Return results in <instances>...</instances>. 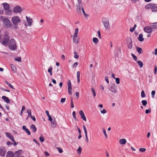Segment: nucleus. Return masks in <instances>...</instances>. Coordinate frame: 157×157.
<instances>
[{
    "label": "nucleus",
    "mask_w": 157,
    "mask_h": 157,
    "mask_svg": "<svg viewBox=\"0 0 157 157\" xmlns=\"http://www.w3.org/2000/svg\"><path fill=\"white\" fill-rule=\"evenodd\" d=\"M6 135L13 142L14 146H16L17 143L15 142L13 136L11 134L9 133L6 132Z\"/></svg>",
    "instance_id": "8"
},
{
    "label": "nucleus",
    "mask_w": 157,
    "mask_h": 157,
    "mask_svg": "<svg viewBox=\"0 0 157 157\" xmlns=\"http://www.w3.org/2000/svg\"><path fill=\"white\" fill-rule=\"evenodd\" d=\"M5 10H7L9 9L10 6L6 2L3 3L2 4Z\"/></svg>",
    "instance_id": "16"
},
{
    "label": "nucleus",
    "mask_w": 157,
    "mask_h": 157,
    "mask_svg": "<svg viewBox=\"0 0 157 157\" xmlns=\"http://www.w3.org/2000/svg\"><path fill=\"white\" fill-rule=\"evenodd\" d=\"M146 149L144 148H140L139 149L140 151L143 152H144L146 151Z\"/></svg>",
    "instance_id": "49"
},
{
    "label": "nucleus",
    "mask_w": 157,
    "mask_h": 157,
    "mask_svg": "<svg viewBox=\"0 0 157 157\" xmlns=\"http://www.w3.org/2000/svg\"><path fill=\"white\" fill-rule=\"evenodd\" d=\"M136 48L137 52L139 54H142L143 53V50L141 48L136 46Z\"/></svg>",
    "instance_id": "24"
},
{
    "label": "nucleus",
    "mask_w": 157,
    "mask_h": 157,
    "mask_svg": "<svg viewBox=\"0 0 157 157\" xmlns=\"http://www.w3.org/2000/svg\"><path fill=\"white\" fill-rule=\"evenodd\" d=\"M2 98L6 102L8 103H10V100L8 97L5 96H3L2 97Z\"/></svg>",
    "instance_id": "20"
},
{
    "label": "nucleus",
    "mask_w": 157,
    "mask_h": 157,
    "mask_svg": "<svg viewBox=\"0 0 157 157\" xmlns=\"http://www.w3.org/2000/svg\"><path fill=\"white\" fill-rule=\"evenodd\" d=\"M68 87H71V84L70 80H69L67 82Z\"/></svg>",
    "instance_id": "43"
},
{
    "label": "nucleus",
    "mask_w": 157,
    "mask_h": 157,
    "mask_svg": "<svg viewBox=\"0 0 157 157\" xmlns=\"http://www.w3.org/2000/svg\"><path fill=\"white\" fill-rule=\"evenodd\" d=\"M78 4L77 5L76 11L78 14H81V8L83 7L82 3V0H78Z\"/></svg>",
    "instance_id": "4"
},
{
    "label": "nucleus",
    "mask_w": 157,
    "mask_h": 157,
    "mask_svg": "<svg viewBox=\"0 0 157 157\" xmlns=\"http://www.w3.org/2000/svg\"><path fill=\"white\" fill-rule=\"evenodd\" d=\"M33 141H34V142H35V143H36L37 144H38L39 146H40V144L39 143H38V142H37V140H36V139H33Z\"/></svg>",
    "instance_id": "56"
},
{
    "label": "nucleus",
    "mask_w": 157,
    "mask_h": 157,
    "mask_svg": "<svg viewBox=\"0 0 157 157\" xmlns=\"http://www.w3.org/2000/svg\"><path fill=\"white\" fill-rule=\"evenodd\" d=\"M102 130H103V133L105 136V138H107L108 136H107V135L106 134V132L105 129L104 128H102Z\"/></svg>",
    "instance_id": "35"
},
{
    "label": "nucleus",
    "mask_w": 157,
    "mask_h": 157,
    "mask_svg": "<svg viewBox=\"0 0 157 157\" xmlns=\"http://www.w3.org/2000/svg\"><path fill=\"white\" fill-rule=\"evenodd\" d=\"M0 19L2 21L3 26L6 28H10L12 24L8 18H4V17L1 16L0 17Z\"/></svg>",
    "instance_id": "1"
},
{
    "label": "nucleus",
    "mask_w": 157,
    "mask_h": 157,
    "mask_svg": "<svg viewBox=\"0 0 157 157\" xmlns=\"http://www.w3.org/2000/svg\"><path fill=\"white\" fill-rule=\"evenodd\" d=\"M74 58H75V59H76L78 58L79 57V56H78L77 55V53L75 51L74 52Z\"/></svg>",
    "instance_id": "33"
},
{
    "label": "nucleus",
    "mask_w": 157,
    "mask_h": 157,
    "mask_svg": "<svg viewBox=\"0 0 157 157\" xmlns=\"http://www.w3.org/2000/svg\"><path fill=\"white\" fill-rule=\"evenodd\" d=\"M22 152V151L21 150H19L16 151L14 153V156L17 157L18 155L21 154Z\"/></svg>",
    "instance_id": "21"
},
{
    "label": "nucleus",
    "mask_w": 157,
    "mask_h": 157,
    "mask_svg": "<svg viewBox=\"0 0 157 157\" xmlns=\"http://www.w3.org/2000/svg\"><path fill=\"white\" fill-rule=\"evenodd\" d=\"M73 42L75 44H77L79 41V39L78 38H73Z\"/></svg>",
    "instance_id": "28"
},
{
    "label": "nucleus",
    "mask_w": 157,
    "mask_h": 157,
    "mask_svg": "<svg viewBox=\"0 0 157 157\" xmlns=\"http://www.w3.org/2000/svg\"><path fill=\"white\" fill-rule=\"evenodd\" d=\"M8 34L9 33L8 32H5V35L4 36V40L2 42V44L5 46L6 45L10 40V37L8 36Z\"/></svg>",
    "instance_id": "5"
},
{
    "label": "nucleus",
    "mask_w": 157,
    "mask_h": 157,
    "mask_svg": "<svg viewBox=\"0 0 157 157\" xmlns=\"http://www.w3.org/2000/svg\"><path fill=\"white\" fill-rule=\"evenodd\" d=\"M5 83L7 84L10 88L13 89H14V88L13 87V86L10 83H9L7 81H5Z\"/></svg>",
    "instance_id": "31"
},
{
    "label": "nucleus",
    "mask_w": 157,
    "mask_h": 157,
    "mask_svg": "<svg viewBox=\"0 0 157 157\" xmlns=\"http://www.w3.org/2000/svg\"><path fill=\"white\" fill-rule=\"evenodd\" d=\"M68 90L70 94H72V87H68Z\"/></svg>",
    "instance_id": "38"
},
{
    "label": "nucleus",
    "mask_w": 157,
    "mask_h": 157,
    "mask_svg": "<svg viewBox=\"0 0 157 157\" xmlns=\"http://www.w3.org/2000/svg\"><path fill=\"white\" fill-rule=\"evenodd\" d=\"M103 25L106 29H109L110 28L109 25V21L108 20H106L103 21Z\"/></svg>",
    "instance_id": "13"
},
{
    "label": "nucleus",
    "mask_w": 157,
    "mask_h": 157,
    "mask_svg": "<svg viewBox=\"0 0 157 157\" xmlns=\"http://www.w3.org/2000/svg\"><path fill=\"white\" fill-rule=\"evenodd\" d=\"M132 41L131 38H129L127 40V44L128 48L131 49L132 47Z\"/></svg>",
    "instance_id": "10"
},
{
    "label": "nucleus",
    "mask_w": 157,
    "mask_h": 157,
    "mask_svg": "<svg viewBox=\"0 0 157 157\" xmlns=\"http://www.w3.org/2000/svg\"><path fill=\"white\" fill-rule=\"evenodd\" d=\"M9 49L12 50L14 51L17 48L16 42L14 39H11L10 40L8 46Z\"/></svg>",
    "instance_id": "2"
},
{
    "label": "nucleus",
    "mask_w": 157,
    "mask_h": 157,
    "mask_svg": "<svg viewBox=\"0 0 157 157\" xmlns=\"http://www.w3.org/2000/svg\"><path fill=\"white\" fill-rule=\"evenodd\" d=\"M26 18L27 19L28 24L27 25H26L25 24V25L26 26H30L32 25V22L33 21L32 19L30 18H29V17H27V16L26 17Z\"/></svg>",
    "instance_id": "15"
},
{
    "label": "nucleus",
    "mask_w": 157,
    "mask_h": 157,
    "mask_svg": "<svg viewBox=\"0 0 157 157\" xmlns=\"http://www.w3.org/2000/svg\"><path fill=\"white\" fill-rule=\"evenodd\" d=\"M152 28L149 26H147L144 28V31L146 33H151L152 31Z\"/></svg>",
    "instance_id": "11"
},
{
    "label": "nucleus",
    "mask_w": 157,
    "mask_h": 157,
    "mask_svg": "<svg viewBox=\"0 0 157 157\" xmlns=\"http://www.w3.org/2000/svg\"><path fill=\"white\" fill-rule=\"evenodd\" d=\"M39 139L41 142H43L44 141V138L43 136H41L40 137Z\"/></svg>",
    "instance_id": "44"
},
{
    "label": "nucleus",
    "mask_w": 157,
    "mask_h": 157,
    "mask_svg": "<svg viewBox=\"0 0 157 157\" xmlns=\"http://www.w3.org/2000/svg\"><path fill=\"white\" fill-rule=\"evenodd\" d=\"M6 144L8 145H10L11 144H13V143L10 141H8L6 143Z\"/></svg>",
    "instance_id": "59"
},
{
    "label": "nucleus",
    "mask_w": 157,
    "mask_h": 157,
    "mask_svg": "<svg viewBox=\"0 0 157 157\" xmlns=\"http://www.w3.org/2000/svg\"><path fill=\"white\" fill-rule=\"evenodd\" d=\"M141 96L142 98H144L146 96V95L144 93V92L143 90H142L141 91Z\"/></svg>",
    "instance_id": "39"
},
{
    "label": "nucleus",
    "mask_w": 157,
    "mask_h": 157,
    "mask_svg": "<svg viewBox=\"0 0 157 157\" xmlns=\"http://www.w3.org/2000/svg\"><path fill=\"white\" fill-rule=\"evenodd\" d=\"M81 10H82V13H83V14H84V15L85 14H86L85 11V10L83 9V7H82L81 8Z\"/></svg>",
    "instance_id": "63"
},
{
    "label": "nucleus",
    "mask_w": 157,
    "mask_h": 157,
    "mask_svg": "<svg viewBox=\"0 0 157 157\" xmlns=\"http://www.w3.org/2000/svg\"><path fill=\"white\" fill-rule=\"evenodd\" d=\"M97 33L98 35V36L99 39H101V32L99 30H98L97 32Z\"/></svg>",
    "instance_id": "47"
},
{
    "label": "nucleus",
    "mask_w": 157,
    "mask_h": 157,
    "mask_svg": "<svg viewBox=\"0 0 157 157\" xmlns=\"http://www.w3.org/2000/svg\"><path fill=\"white\" fill-rule=\"evenodd\" d=\"M12 22L15 25H17L18 23L21 21L19 17L17 16L12 17L11 18Z\"/></svg>",
    "instance_id": "6"
},
{
    "label": "nucleus",
    "mask_w": 157,
    "mask_h": 157,
    "mask_svg": "<svg viewBox=\"0 0 157 157\" xmlns=\"http://www.w3.org/2000/svg\"><path fill=\"white\" fill-rule=\"evenodd\" d=\"M101 113L105 114L107 112V111L105 109H104L102 110L101 111Z\"/></svg>",
    "instance_id": "58"
},
{
    "label": "nucleus",
    "mask_w": 157,
    "mask_h": 157,
    "mask_svg": "<svg viewBox=\"0 0 157 157\" xmlns=\"http://www.w3.org/2000/svg\"><path fill=\"white\" fill-rule=\"evenodd\" d=\"M109 90L114 93H116L117 92V86L115 84H114L112 86H111L110 88L109 89Z\"/></svg>",
    "instance_id": "12"
},
{
    "label": "nucleus",
    "mask_w": 157,
    "mask_h": 157,
    "mask_svg": "<svg viewBox=\"0 0 157 157\" xmlns=\"http://www.w3.org/2000/svg\"><path fill=\"white\" fill-rule=\"evenodd\" d=\"M57 149L60 153H62L63 152V150L60 147H57Z\"/></svg>",
    "instance_id": "48"
},
{
    "label": "nucleus",
    "mask_w": 157,
    "mask_h": 157,
    "mask_svg": "<svg viewBox=\"0 0 157 157\" xmlns=\"http://www.w3.org/2000/svg\"><path fill=\"white\" fill-rule=\"evenodd\" d=\"M105 80L107 82V83H109V81L108 80V78L107 76H105Z\"/></svg>",
    "instance_id": "61"
},
{
    "label": "nucleus",
    "mask_w": 157,
    "mask_h": 157,
    "mask_svg": "<svg viewBox=\"0 0 157 157\" xmlns=\"http://www.w3.org/2000/svg\"><path fill=\"white\" fill-rule=\"evenodd\" d=\"M25 131L27 133V134L29 135H30L31 134L30 132L29 131V130L28 129H27L26 130H25Z\"/></svg>",
    "instance_id": "57"
},
{
    "label": "nucleus",
    "mask_w": 157,
    "mask_h": 157,
    "mask_svg": "<svg viewBox=\"0 0 157 157\" xmlns=\"http://www.w3.org/2000/svg\"><path fill=\"white\" fill-rule=\"evenodd\" d=\"M115 79L116 80V82L117 84L120 83V79L119 78H116Z\"/></svg>",
    "instance_id": "45"
},
{
    "label": "nucleus",
    "mask_w": 157,
    "mask_h": 157,
    "mask_svg": "<svg viewBox=\"0 0 157 157\" xmlns=\"http://www.w3.org/2000/svg\"><path fill=\"white\" fill-rule=\"evenodd\" d=\"M141 102L143 105L144 106H145L147 104V101L146 100H142Z\"/></svg>",
    "instance_id": "34"
},
{
    "label": "nucleus",
    "mask_w": 157,
    "mask_h": 157,
    "mask_svg": "<svg viewBox=\"0 0 157 157\" xmlns=\"http://www.w3.org/2000/svg\"><path fill=\"white\" fill-rule=\"evenodd\" d=\"M6 151V148L3 146L0 147V155L2 157H4Z\"/></svg>",
    "instance_id": "7"
},
{
    "label": "nucleus",
    "mask_w": 157,
    "mask_h": 157,
    "mask_svg": "<svg viewBox=\"0 0 157 157\" xmlns=\"http://www.w3.org/2000/svg\"><path fill=\"white\" fill-rule=\"evenodd\" d=\"M152 54H155V55L156 56L157 55V48H155V53L154 52H152Z\"/></svg>",
    "instance_id": "60"
},
{
    "label": "nucleus",
    "mask_w": 157,
    "mask_h": 157,
    "mask_svg": "<svg viewBox=\"0 0 157 157\" xmlns=\"http://www.w3.org/2000/svg\"><path fill=\"white\" fill-rule=\"evenodd\" d=\"M72 115L73 117V118L75 120H77V118L75 116V111H73L72 113Z\"/></svg>",
    "instance_id": "42"
},
{
    "label": "nucleus",
    "mask_w": 157,
    "mask_h": 157,
    "mask_svg": "<svg viewBox=\"0 0 157 157\" xmlns=\"http://www.w3.org/2000/svg\"><path fill=\"white\" fill-rule=\"evenodd\" d=\"M22 9L21 7L19 6H17L15 7L13 10L14 12L16 13H20L22 12Z\"/></svg>",
    "instance_id": "9"
},
{
    "label": "nucleus",
    "mask_w": 157,
    "mask_h": 157,
    "mask_svg": "<svg viewBox=\"0 0 157 157\" xmlns=\"http://www.w3.org/2000/svg\"><path fill=\"white\" fill-rule=\"evenodd\" d=\"M79 113L81 116V118L84 121H86V119L83 111L82 110H80L79 112Z\"/></svg>",
    "instance_id": "14"
},
{
    "label": "nucleus",
    "mask_w": 157,
    "mask_h": 157,
    "mask_svg": "<svg viewBox=\"0 0 157 157\" xmlns=\"http://www.w3.org/2000/svg\"><path fill=\"white\" fill-rule=\"evenodd\" d=\"M93 41L95 44H97L98 43V40L96 37H94L93 38Z\"/></svg>",
    "instance_id": "29"
},
{
    "label": "nucleus",
    "mask_w": 157,
    "mask_h": 157,
    "mask_svg": "<svg viewBox=\"0 0 157 157\" xmlns=\"http://www.w3.org/2000/svg\"><path fill=\"white\" fill-rule=\"evenodd\" d=\"M78 63L77 62H75L73 66V67H76L78 65Z\"/></svg>",
    "instance_id": "62"
},
{
    "label": "nucleus",
    "mask_w": 157,
    "mask_h": 157,
    "mask_svg": "<svg viewBox=\"0 0 157 157\" xmlns=\"http://www.w3.org/2000/svg\"><path fill=\"white\" fill-rule=\"evenodd\" d=\"M157 71V67L156 66H155L154 70V72L155 74L156 75V74Z\"/></svg>",
    "instance_id": "53"
},
{
    "label": "nucleus",
    "mask_w": 157,
    "mask_h": 157,
    "mask_svg": "<svg viewBox=\"0 0 157 157\" xmlns=\"http://www.w3.org/2000/svg\"><path fill=\"white\" fill-rule=\"evenodd\" d=\"M14 156L13 152L11 151H8L6 154V157H13Z\"/></svg>",
    "instance_id": "17"
},
{
    "label": "nucleus",
    "mask_w": 157,
    "mask_h": 157,
    "mask_svg": "<svg viewBox=\"0 0 157 157\" xmlns=\"http://www.w3.org/2000/svg\"><path fill=\"white\" fill-rule=\"evenodd\" d=\"M30 128L34 132H36V128L34 125L32 124L30 126Z\"/></svg>",
    "instance_id": "25"
},
{
    "label": "nucleus",
    "mask_w": 157,
    "mask_h": 157,
    "mask_svg": "<svg viewBox=\"0 0 157 157\" xmlns=\"http://www.w3.org/2000/svg\"><path fill=\"white\" fill-rule=\"evenodd\" d=\"M12 12L11 10L9 9L8 10H5V13L6 15H9L12 14Z\"/></svg>",
    "instance_id": "27"
},
{
    "label": "nucleus",
    "mask_w": 157,
    "mask_h": 157,
    "mask_svg": "<svg viewBox=\"0 0 157 157\" xmlns=\"http://www.w3.org/2000/svg\"><path fill=\"white\" fill-rule=\"evenodd\" d=\"M27 112L28 114V117H31L32 116L31 115V111L30 109L28 110L27 111Z\"/></svg>",
    "instance_id": "41"
},
{
    "label": "nucleus",
    "mask_w": 157,
    "mask_h": 157,
    "mask_svg": "<svg viewBox=\"0 0 157 157\" xmlns=\"http://www.w3.org/2000/svg\"><path fill=\"white\" fill-rule=\"evenodd\" d=\"M91 89L93 93L94 97H95L96 95V94L95 89L93 88H92Z\"/></svg>",
    "instance_id": "37"
},
{
    "label": "nucleus",
    "mask_w": 157,
    "mask_h": 157,
    "mask_svg": "<svg viewBox=\"0 0 157 157\" xmlns=\"http://www.w3.org/2000/svg\"><path fill=\"white\" fill-rule=\"evenodd\" d=\"M151 112V109H146L145 110V113L146 114H148Z\"/></svg>",
    "instance_id": "50"
},
{
    "label": "nucleus",
    "mask_w": 157,
    "mask_h": 157,
    "mask_svg": "<svg viewBox=\"0 0 157 157\" xmlns=\"http://www.w3.org/2000/svg\"><path fill=\"white\" fill-rule=\"evenodd\" d=\"M80 73L79 71L77 72V78H80Z\"/></svg>",
    "instance_id": "54"
},
{
    "label": "nucleus",
    "mask_w": 157,
    "mask_h": 157,
    "mask_svg": "<svg viewBox=\"0 0 157 157\" xmlns=\"http://www.w3.org/2000/svg\"><path fill=\"white\" fill-rule=\"evenodd\" d=\"M15 60L16 61H18V62H21V57H18L17 58H16L15 59Z\"/></svg>",
    "instance_id": "46"
},
{
    "label": "nucleus",
    "mask_w": 157,
    "mask_h": 157,
    "mask_svg": "<svg viewBox=\"0 0 157 157\" xmlns=\"http://www.w3.org/2000/svg\"><path fill=\"white\" fill-rule=\"evenodd\" d=\"M11 67L14 73H15L17 70L16 67L14 64H11Z\"/></svg>",
    "instance_id": "26"
},
{
    "label": "nucleus",
    "mask_w": 157,
    "mask_h": 157,
    "mask_svg": "<svg viewBox=\"0 0 157 157\" xmlns=\"http://www.w3.org/2000/svg\"><path fill=\"white\" fill-rule=\"evenodd\" d=\"M82 148L80 146H79L77 150V151L78 154H80L82 151Z\"/></svg>",
    "instance_id": "36"
},
{
    "label": "nucleus",
    "mask_w": 157,
    "mask_h": 157,
    "mask_svg": "<svg viewBox=\"0 0 157 157\" xmlns=\"http://www.w3.org/2000/svg\"><path fill=\"white\" fill-rule=\"evenodd\" d=\"M66 100V98H62L61 99L60 102L61 103H64Z\"/></svg>",
    "instance_id": "51"
},
{
    "label": "nucleus",
    "mask_w": 157,
    "mask_h": 157,
    "mask_svg": "<svg viewBox=\"0 0 157 157\" xmlns=\"http://www.w3.org/2000/svg\"><path fill=\"white\" fill-rule=\"evenodd\" d=\"M131 56L133 57L134 59L136 61L137 59V57L133 54H132Z\"/></svg>",
    "instance_id": "40"
},
{
    "label": "nucleus",
    "mask_w": 157,
    "mask_h": 157,
    "mask_svg": "<svg viewBox=\"0 0 157 157\" xmlns=\"http://www.w3.org/2000/svg\"><path fill=\"white\" fill-rule=\"evenodd\" d=\"M78 28H76L75 29V32L74 34L78 35Z\"/></svg>",
    "instance_id": "55"
},
{
    "label": "nucleus",
    "mask_w": 157,
    "mask_h": 157,
    "mask_svg": "<svg viewBox=\"0 0 157 157\" xmlns=\"http://www.w3.org/2000/svg\"><path fill=\"white\" fill-rule=\"evenodd\" d=\"M138 39L140 41H143L144 40V38H143V35L142 34H140L139 35V36Z\"/></svg>",
    "instance_id": "23"
},
{
    "label": "nucleus",
    "mask_w": 157,
    "mask_h": 157,
    "mask_svg": "<svg viewBox=\"0 0 157 157\" xmlns=\"http://www.w3.org/2000/svg\"><path fill=\"white\" fill-rule=\"evenodd\" d=\"M126 140L124 139H121L119 140V142L121 144H124L126 143Z\"/></svg>",
    "instance_id": "22"
},
{
    "label": "nucleus",
    "mask_w": 157,
    "mask_h": 157,
    "mask_svg": "<svg viewBox=\"0 0 157 157\" xmlns=\"http://www.w3.org/2000/svg\"><path fill=\"white\" fill-rule=\"evenodd\" d=\"M52 67H50L48 70V72L50 73V75H52Z\"/></svg>",
    "instance_id": "32"
},
{
    "label": "nucleus",
    "mask_w": 157,
    "mask_h": 157,
    "mask_svg": "<svg viewBox=\"0 0 157 157\" xmlns=\"http://www.w3.org/2000/svg\"><path fill=\"white\" fill-rule=\"evenodd\" d=\"M151 95L153 98H154V96L155 94V91L154 90H153L151 93Z\"/></svg>",
    "instance_id": "52"
},
{
    "label": "nucleus",
    "mask_w": 157,
    "mask_h": 157,
    "mask_svg": "<svg viewBox=\"0 0 157 157\" xmlns=\"http://www.w3.org/2000/svg\"><path fill=\"white\" fill-rule=\"evenodd\" d=\"M81 10H82V13H83V14H84V15L85 14H86L85 11V10L83 9V7H82L81 8Z\"/></svg>",
    "instance_id": "64"
},
{
    "label": "nucleus",
    "mask_w": 157,
    "mask_h": 157,
    "mask_svg": "<svg viewBox=\"0 0 157 157\" xmlns=\"http://www.w3.org/2000/svg\"><path fill=\"white\" fill-rule=\"evenodd\" d=\"M149 25L152 27L151 28H152V29H157V22L150 23Z\"/></svg>",
    "instance_id": "19"
},
{
    "label": "nucleus",
    "mask_w": 157,
    "mask_h": 157,
    "mask_svg": "<svg viewBox=\"0 0 157 157\" xmlns=\"http://www.w3.org/2000/svg\"><path fill=\"white\" fill-rule=\"evenodd\" d=\"M138 64L140 66V68H142L143 66V62L140 60H138L137 61Z\"/></svg>",
    "instance_id": "30"
},
{
    "label": "nucleus",
    "mask_w": 157,
    "mask_h": 157,
    "mask_svg": "<svg viewBox=\"0 0 157 157\" xmlns=\"http://www.w3.org/2000/svg\"><path fill=\"white\" fill-rule=\"evenodd\" d=\"M51 126L52 127L55 128L56 126V122L55 119L51 121Z\"/></svg>",
    "instance_id": "18"
},
{
    "label": "nucleus",
    "mask_w": 157,
    "mask_h": 157,
    "mask_svg": "<svg viewBox=\"0 0 157 157\" xmlns=\"http://www.w3.org/2000/svg\"><path fill=\"white\" fill-rule=\"evenodd\" d=\"M145 8L146 9H151L153 12L157 11V7L156 4H149L145 6Z\"/></svg>",
    "instance_id": "3"
}]
</instances>
